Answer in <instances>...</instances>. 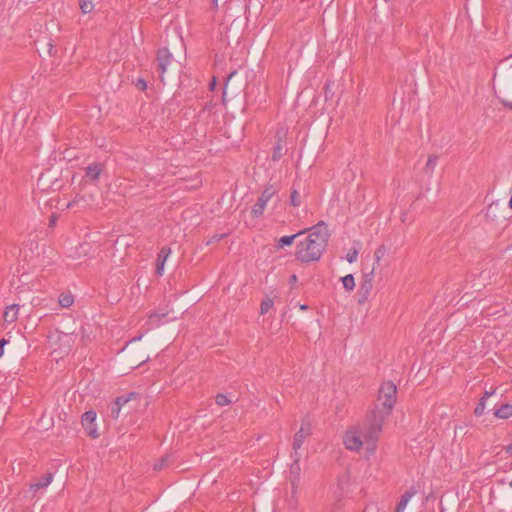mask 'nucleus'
I'll return each instance as SVG.
<instances>
[{
    "label": "nucleus",
    "mask_w": 512,
    "mask_h": 512,
    "mask_svg": "<svg viewBox=\"0 0 512 512\" xmlns=\"http://www.w3.org/2000/svg\"><path fill=\"white\" fill-rule=\"evenodd\" d=\"M168 460H169L168 456L161 458L157 463L154 464V470H156V471L161 470L163 467L166 466Z\"/></svg>",
    "instance_id": "obj_30"
},
{
    "label": "nucleus",
    "mask_w": 512,
    "mask_h": 512,
    "mask_svg": "<svg viewBox=\"0 0 512 512\" xmlns=\"http://www.w3.org/2000/svg\"><path fill=\"white\" fill-rule=\"evenodd\" d=\"M228 234H229V232L216 233L206 242V245H210L212 243L219 242L221 239L226 237Z\"/></svg>",
    "instance_id": "obj_28"
},
{
    "label": "nucleus",
    "mask_w": 512,
    "mask_h": 512,
    "mask_svg": "<svg viewBox=\"0 0 512 512\" xmlns=\"http://www.w3.org/2000/svg\"><path fill=\"white\" fill-rule=\"evenodd\" d=\"M374 507H367L365 508L364 512H373Z\"/></svg>",
    "instance_id": "obj_40"
},
{
    "label": "nucleus",
    "mask_w": 512,
    "mask_h": 512,
    "mask_svg": "<svg viewBox=\"0 0 512 512\" xmlns=\"http://www.w3.org/2000/svg\"><path fill=\"white\" fill-rule=\"evenodd\" d=\"M19 311L18 304H12L8 306L4 312L3 318L6 323H13L17 320Z\"/></svg>",
    "instance_id": "obj_12"
},
{
    "label": "nucleus",
    "mask_w": 512,
    "mask_h": 512,
    "mask_svg": "<svg viewBox=\"0 0 512 512\" xmlns=\"http://www.w3.org/2000/svg\"><path fill=\"white\" fill-rule=\"evenodd\" d=\"M396 395V385L392 381H384L379 388L374 408L367 413L369 419L382 426L385 419L392 413L396 403Z\"/></svg>",
    "instance_id": "obj_3"
},
{
    "label": "nucleus",
    "mask_w": 512,
    "mask_h": 512,
    "mask_svg": "<svg viewBox=\"0 0 512 512\" xmlns=\"http://www.w3.org/2000/svg\"><path fill=\"white\" fill-rule=\"evenodd\" d=\"M381 431L382 426L369 419L366 415L360 424L345 433V447L351 451H359L363 444L366 443L368 445L367 449L370 452H374Z\"/></svg>",
    "instance_id": "obj_1"
},
{
    "label": "nucleus",
    "mask_w": 512,
    "mask_h": 512,
    "mask_svg": "<svg viewBox=\"0 0 512 512\" xmlns=\"http://www.w3.org/2000/svg\"><path fill=\"white\" fill-rule=\"evenodd\" d=\"M7 342L8 341L6 339L0 340V357L4 354V346L7 344Z\"/></svg>",
    "instance_id": "obj_35"
},
{
    "label": "nucleus",
    "mask_w": 512,
    "mask_h": 512,
    "mask_svg": "<svg viewBox=\"0 0 512 512\" xmlns=\"http://www.w3.org/2000/svg\"><path fill=\"white\" fill-rule=\"evenodd\" d=\"M344 288L347 291H352L355 287V280L352 274H348L341 278Z\"/></svg>",
    "instance_id": "obj_21"
},
{
    "label": "nucleus",
    "mask_w": 512,
    "mask_h": 512,
    "mask_svg": "<svg viewBox=\"0 0 512 512\" xmlns=\"http://www.w3.org/2000/svg\"><path fill=\"white\" fill-rule=\"evenodd\" d=\"M327 226H311L308 229V234L303 240L299 241L296 258L301 262H312L320 259L324 251L327 240L328 232Z\"/></svg>",
    "instance_id": "obj_2"
},
{
    "label": "nucleus",
    "mask_w": 512,
    "mask_h": 512,
    "mask_svg": "<svg viewBox=\"0 0 512 512\" xmlns=\"http://www.w3.org/2000/svg\"><path fill=\"white\" fill-rule=\"evenodd\" d=\"M215 401L219 406H227L231 403V400L228 398V396L222 393L216 396Z\"/></svg>",
    "instance_id": "obj_25"
},
{
    "label": "nucleus",
    "mask_w": 512,
    "mask_h": 512,
    "mask_svg": "<svg viewBox=\"0 0 512 512\" xmlns=\"http://www.w3.org/2000/svg\"><path fill=\"white\" fill-rule=\"evenodd\" d=\"M79 7L83 14H89L94 10V0H79Z\"/></svg>",
    "instance_id": "obj_20"
},
{
    "label": "nucleus",
    "mask_w": 512,
    "mask_h": 512,
    "mask_svg": "<svg viewBox=\"0 0 512 512\" xmlns=\"http://www.w3.org/2000/svg\"><path fill=\"white\" fill-rule=\"evenodd\" d=\"M495 393V390L492 391H486L481 399H484L486 401L490 396H492Z\"/></svg>",
    "instance_id": "obj_36"
},
{
    "label": "nucleus",
    "mask_w": 512,
    "mask_h": 512,
    "mask_svg": "<svg viewBox=\"0 0 512 512\" xmlns=\"http://www.w3.org/2000/svg\"><path fill=\"white\" fill-rule=\"evenodd\" d=\"M136 86L141 89V90H145L147 85H146V82L142 79H139L136 83Z\"/></svg>",
    "instance_id": "obj_34"
},
{
    "label": "nucleus",
    "mask_w": 512,
    "mask_h": 512,
    "mask_svg": "<svg viewBox=\"0 0 512 512\" xmlns=\"http://www.w3.org/2000/svg\"><path fill=\"white\" fill-rule=\"evenodd\" d=\"M138 393L136 392H130L127 395H121L116 398L114 401L117 405H120L121 407L127 404L129 401L136 399L138 397Z\"/></svg>",
    "instance_id": "obj_19"
},
{
    "label": "nucleus",
    "mask_w": 512,
    "mask_h": 512,
    "mask_svg": "<svg viewBox=\"0 0 512 512\" xmlns=\"http://www.w3.org/2000/svg\"><path fill=\"white\" fill-rule=\"evenodd\" d=\"M417 493V489L415 487H411L409 490H407L400 498V501L398 502L396 506L395 512H404L409 500Z\"/></svg>",
    "instance_id": "obj_11"
},
{
    "label": "nucleus",
    "mask_w": 512,
    "mask_h": 512,
    "mask_svg": "<svg viewBox=\"0 0 512 512\" xmlns=\"http://www.w3.org/2000/svg\"><path fill=\"white\" fill-rule=\"evenodd\" d=\"M503 104L508 108H512V101L509 99H503Z\"/></svg>",
    "instance_id": "obj_37"
},
{
    "label": "nucleus",
    "mask_w": 512,
    "mask_h": 512,
    "mask_svg": "<svg viewBox=\"0 0 512 512\" xmlns=\"http://www.w3.org/2000/svg\"><path fill=\"white\" fill-rule=\"evenodd\" d=\"M171 253V249L169 247H163L160 252L158 253L157 259H156V273L159 276H162L164 273V265Z\"/></svg>",
    "instance_id": "obj_10"
},
{
    "label": "nucleus",
    "mask_w": 512,
    "mask_h": 512,
    "mask_svg": "<svg viewBox=\"0 0 512 512\" xmlns=\"http://www.w3.org/2000/svg\"><path fill=\"white\" fill-rule=\"evenodd\" d=\"M508 207L512 210V194H511V197L508 201Z\"/></svg>",
    "instance_id": "obj_41"
},
{
    "label": "nucleus",
    "mask_w": 512,
    "mask_h": 512,
    "mask_svg": "<svg viewBox=\"0 0 512 512\" xmlns=\"http://www.w3.org/2000/svg\"><path fill=\"white\" fill-rule=\"evenodd\" d=\"M275 190L271 187L265 189L258 199V202L254 205V207L251 210V213L254 217H259L262 215L263 211L265 210V207L267 203L271 200V198L274 196Z\"/></svg>",
    "instance_id": "obj_8"
},
{
    "label": "nucleus",
    "mask_w": 512,
    "mask_h": 512,
    "mask_svg": "<svg viewBox=\"0 0 512 512\" xmlns=\"http://www.w3.org/2000/svg\"><path fill=\"white\" fill-rule=\"evenodd\" d=\"M509 486L512 488V481L509 483Z\"/></svg>",
    "instance_id": "obj_44"
},
{
    "label": "nucleus",
    "mask_w": 512,
    "mask_h": 512,
    "mask_svg": "<svg viewBox=\"0 0 512 512\" xmlns=\"http://www.w3.org/2000/svg\"><path fill=\"white\" fill-rule=\"evenodd\" d=\"M385 253H386V248H385V246H384V245H380V246L376 249V251H375V253H374V256H375V260H376V262H377V263H378V262L381 260V258L385 255Z\"/></svg>",
    "instance_id": "obj_29"
},
{
    "label": "nucleus",
    "mask_w": 512,
    "mask_h": 512,
    "mask_svg": "<svg viewBox=\"0 0 512 512\" xmlns=\"http://www.w3.org/2000/svg\"><path fill=\"white\" fill-rule=\"evenodd\" d=\"M58 303L62 308H69L74 303V296L70 292L61 293L58 297Z\"/></svg>",
    "instance_id": "obj_17"
},
{
    "label": "nucleus",
    "mask_w": 512,
    "mask_h": 512,
    "mask_svg": "<svg viewBox=\"0 0 512 512\" xmlns=\"http://www.w3.org/2000/svg\"><path fill=\"white\" fill-rule=\"evenodd\" d=\"M167 315V313L165 312H162V313H158V312H154V313H151L149 315V322L152 326H159L160 324V319L165 317Z\"/></svg>",
    "instance_id": "obj_22"
},
{
    "label": "nucleus",
    "mask_w": 512,
    "mask_h": 512,
    "mask_svg": "<svg viewBox=\"0 0 512 512\" xmlns=\"http://www.w3.org/2000/svg\"><path fill=\"white\" fill-rule=\"evenodd\" d=\"M291 280H292V281H296V280H297L296 275H292V276H291Z\"/></svg>",
    "instance_id": "obj_42"
},
{
    "label": "nucleus",
    "mask_w": 512,
    "mask_h": 512,
    "mask_svg": "<svg viewBox=\"0 0 512 512\" xmlns=\"http://www.w3.org/2000/svg\"><path fill=\"white\" fill-rule=\"evenodd\" d=\"M274 302L271 298L266 297L262 302L260 306V313L262 315L266 314L273 306Z\"/></svg>",
    "instance_id": "obj_23"
},
{
    "label": "nucleus",
    "mask_w": 512,
    "mask_h": 512,
    "mask_svg": "<svg viewBox=\"0 0 512 512\" xmlns=\"http://www.w3.org/2000/svg\"><path fill=\"white\" fill-rule=\"evenodd\" d=\"M121 406L117 405L115 402L112 403L110 406V413L109 416L113 419H117L120 415Z\"/></svg>",
    "instance_id": "obj_27"
},
{
    "label": "nucleus",
    "mask_w": 512,
    "mask_h": 512,
    "mask_svg": "<svg viewBox=\"0 0 512 512\" xmlns=\"http://www.w3.org/2000/svg\"><path fill=\"white\" fill-rule=\"evenodd\" d=\"M311 423L308 419H302L300 429L295 433L292 448L293 453H298L304 441L311 435Z\"/></svg>",
    "instance_id": "obj_5"
},
{
    "label": "nucleus",
    "mask_w": 512,
    "mask_h": 512,
    "mask_svg": "<svg viewBox=\"0 0 512 512\" xmlns=\"http://www.w3.org/2000/svg\"><path fill=\"white\" fill-rule=\"evenodd\" d=\"M299 308H300L301 310L305 311V310H307V309H308V305H306V304H301V305L299 306Z\"/></svg>",
    "instance_id": "obj_38"
},
{
    "label": "nucleus",
    "mask_w": 512,
    "mask_h": 512,
    "mask_svg": "<svg viewBox=\"0 0 512 512\" xmlns=\"http://www.w3.org/2000/svg\"><path fill=\"white\" fill-rule=\"evenodd\" d=\"M292 457L294 459V462L290 466V476H291L290 482H291V488H294V490H297L299 483H300V473H301V467L299 464L300 454L292 453Z\"/></svg>",
    "instance_id": "obj_9"
},
{
    "label": "nucleus",
    "mask_w": 512,
    "mask_h": 512,
    "mask_svg": "<svg viewBox=\"0 0 512 512\" xmlns=\"http://www.w3.org/2000/svg\"><path fill=\"white\" fill-rule=\"evenodd\" d=\"M485 406H486V401H484V399H480L474 409L475 416L479 417V416L483 415V413L485 411Z\"/></svg>",
    "instance_id": "obj_26"
},
{
    "label": "nucleus",
    "mask_w": 512,
    "mask_h": 512,
    "mask_svg": "<svg viewBox=\"0 0 512 512\" xmlns=\"http://www.w3.org/2000/svg\"><path fill=\"white\" fill-rule=\"evenodd\" d=\"M53 479V475L51 473H47L41 477V479L33 484H31V489L38 490L41 488L47 487Z\"/></svg>",
    "instance_id": "obj_16"
},
{
    "label": "nucleus",
    "mask_w": 512,
    "mask_h": 512,
    "mask_svg": "<svg viewBox=\"0 0 512 512\" xmlns=\"http://www.w3.org/2000/svg\"><path fill=\"white\" fill-rule=\"evenodd\" d=\"M304 234V232H298L293 235L283 236L278 240V247L283 248L285 246H289L292 244L293 240L297 237H300Z\"/></svg>",
    "instance_id": "obj_18"
},
{
    "label": "nucleus",
    "mask_w": 512,
    "mask_h": 512,
    "mask_svg": "<svg viewBox=\"0 0 512 512\" xmlns=\"http://www.w3.org/2000/svg\"><path fill=\"white\" fill-rule=\"evenodd\" d=\"M507 453H512V443L506 447Z\"/></svg>",
    "instance_id": "obj_39"
},
{
    "label": "nucleus",
    "mask_w": 512,
    "mask_h": 512,
    "mask_svg": "<svg viewBox=\"0 0 512 512\" xmlns=\"http://www.w3.org/2000/svg\"><path fill=\"white\" fill-rule=\"evenodd\" d=\"M357 256H358V251L356 249H354V250H351L348 252L346 259L349 263H353L356 261Z\"/></svg>",
    "instance_id": "obj_31"
},
{
    "label": "nucleus",
    "mask_w": 512,
    "mask_h": 512,
    "mask_svg": "<svg viewBox=\"0 0 512 512\" xmlns=\"http://www.w3.org/2000/svg\"><path fill=\"white\" fill-rule=\"evenodd\" d=\"M493 78H498L503 92L507 96H512V55L500 62L499 70L495 72Z\"/></svg>",
    "instance_id": "obj_4"
},
{
    "label": "nucleus",
    "mask_w": 512,
    "mask_h": 512,
    "mask_svg": "<svg viewBox=\"0 0 512 512\" xmlns=\"http://www.w3.org/2000/svg\"><path fill=\"white\" fill-rule=\"evenodd\" d=\"M138 339H141V337H138ZM136 340H137V338H133L132 339V341H136Z\"/></svg>",
    "instance_id": "obj_43"
},
{
    "label": "nucleus",
    "mask_w": 512,
    "mask_h": 512,
    "mask_svg": "<svg viewBox=\"0 0 512 512\" xmlns=\"http://www.w3.org/2000/svg\"><path fill=\"white\" fill-rule=\"evenodd\" d=\"M96 412L93 410L87 411L82 415L81 423L87 434L92 438L99 436L96 425Z\"/></svg>",
    "instance_id": "obj_6"
},
{
    "label": "nucleus",
    "mask_w": 512,
    "mask_h": 512,
    "mask_svg": "<svg viewBox=\"0 0 512 512\" xmlns=\"http://www.w3.org/2000/svg\"><path fill=\"white\" fill-rule=\"evenodd\" d=\"M170 59H171V54L168 50L163 49V50L159 51L158 60H159V65H160L162 72H165L167 70V66L170 62Z\"/></svg>",
    "instance_id": "obj_13"
},
{
    "label": "nucleus",
    "mask_w": 512,
    "mask_h": 512,
    "mask_svg": "<svg viewBox=\"0 0 512 512\" xmlns=\"http://www.w3.org/2000/svg\"><path fill=\"white\" fill-rule=\"evenodd\" d=\"M372 281H373V270L363 276V280H362L359 290H358V294H359L358 303L359 304H364L368 300V297H369V295L372 291V287H373Z\"/></svg>",
    "instance_id": "obj_7"
},
{
    "label": "nucleus",
    "mask_w": 512,
    "mask_h": 512,
    "mask_svg": "<svg viewBox=\"0 0 512 512\" xmlns=\"http://www.w3.org/2000/svg\"><path fill=\"white\" fill-rule=\"evenodd\" d=\"M495 416L500 419H508L512 416V404H503L496 411Z\"/></svg>",
    "instance_id": "obj_15"
},
{
    "label": "nucleus",
    "mask_w": 512,
    "mask_h": 512,
    "mask_svg": "<svg viewBox=\"0 0 512 512\" xmlns=\"http://www.w3.org/2000/svg\"><path fill=\"white\" fill-rule=\"evenodd\" d=\"M437 158L435 156H430L427 160V167H430L431 170L436 166Z\"/></svg>",
    "instance_id": "obj_33"
},
{
    "label": "nucleus",
    "mask_w": 512,
    "mask_h": 512,
    "mask_svg": "<svg viewBox=\"0 0 512 512\" xmlns=\"http://www.w3.org/2000/svg\"><path fill=\"white\" fill-rule=\"evenodd\" d=\"M291 203L293 206L300 205V196L297 191H293L291 194Z\"/></svg>",
    "instance_id": "obj_32"
},
{
    "label": "nucleus",
    "mask_w": 512,
    "mask_h": 512,
    "mask_svg": "<svg viewBox=\"0 0 512 512\" xmlns=\"http://www.w3.org/2000/svg\"><path fill=\"white\" fill-rule=\"evenodd\" d=\"M288 506H289V509H293V510L297 509L298 497H297V490H294V488H292L291 496L288 500Z\"/></svg>",
    "instance_id": "obj_24"
},
{
    "label": "nucleus",
    "mask_w": 512,
    "mask_h": 512,
    "mask_svg": "<svg viewBox=\"0 0 512 512\" xmlns=\"http://www.w3.org/2000/svg\"><path fill=\"white\" fill-rule=\"evenodd\" d=\"M102 172V167L99 164H91L87 167L86 178L93 181L98 179Z\"/></svg>",
    "instance_id": "obj_14"
}]
</instances>
